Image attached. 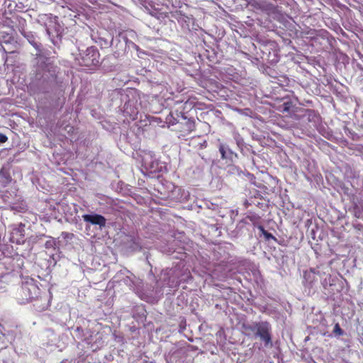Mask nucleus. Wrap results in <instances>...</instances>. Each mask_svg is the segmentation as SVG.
<instances>
[{
    "label": "nucleus",
    "mask_w": 363,
    "mask_h": 363,
    "mask_svg": "<svg viewBox=\"0 0 363 363\" xmlns=\"http://www.w3.org/2000/svg\"><path fill=\"white\" fill-rule=\"evenodd\" d=\"M89 55L91 54V57H93V59L91 60V64L92 65H96L99 61L96 60V57H98L99 54L94 49H89L88 50Z\"/></svg>",
    "instance_id": "nucleus-8"
},
{
    "label": "nucleus",
    "mask_w": 363,
    "mask_h": 363,
    "mask_svg": "<svg viewBox=\"0 0 363 363\" xmlns=\"http://www.w3.org/2000/svg\"><path fill=\"white\" fill-rule=\"evenodd\" d=\"M39 294L40 289L34 282H24L19 289L18 299L21 303H27L38 297Z\"/></svg>",
    "instance_id": "nucleus-3"
},
{
    "label": "nucleus",
    "mask_w": 363,
    "mask_h": 363,
    "mask_svg": "<svg viewBox=\"0 0 363 363\" xmlns=\"http://www.w3.org/2000/svg\"><path fill=\"white\" fill-rule=\"evenodd\" d=\"M11 38V36L7 35V36H6V39H4V40H1V42H2V43H9V42H10Z\"/></svg>",
    "instance_id": "nucleus-12"
},
{
    "label": "nucleus",
    "mask_w": 363,
    "mask_h": 363,
    "mask_svg": "<svg viewBox=\"0 0 363 363\" xmlns=\"http://www.w3.org/2000/svg\"><path fill=\"white\" fill-rule=\"evenodd\" d=\"M84 220L93 225H98L100 228L105 226L106 219L104 216L98 214H85L83 216Z\"/></svg>",
    "instance_id": "nucleus-5"
},
{
    "label": "nucleus",
    "mask_w": 363,
    "mask_h": 363,
    "mask_svg": "<svg viewBox=\"0 0 363 363\" xmlns=\"http://www.w3.org/2000/svg\"><path fill=\"white\" fill-rule=\"evenodd\" d=\"M0 176L4 177V173L3 169H1V172H0Z\"/></svg>",
    "instance_id": "nucleus-14"
},
{
    "label": "nucleus",
    "mask_w": 363,
    "mask_h": 363,
    "mask_svg": "<svg viewBox=\"0 0 363 363\" xmlns=\"http://www.w3.org/2000/svg\"><path fill=\"white\" fill-rule=\"evenodd\" d=\"M0 251V264L4 265L7 270L21 269L24 264V259L16 251Z\"/></svg>",
    "instance_id": "nucleus-2"
},
{
    "label": "nucleus",
    "mask_w": 363,
    "mask_h": 363,
    "mask_svg": "<svg viewBox=\"0 0 363 363\" xmlns=\"http://www.w3.org/2000/svg\"><path fill=\"white\" fill-rule=\"evenodd\" d=\"M325 275L324 272H320L315 269H310L303 272V284L304 287L312 289L321 280L322 277Z\"/></svg>",
    "instance_id": "nucleus-4"
},
{
    "label": "nucleus",
    "mask_w": 363,
    "mask_h": 363,
    "mask_svg": "<svg viewBox=\"0 0 363 363\" xmlns=\"http://www.w3.org/2000/svg\"><path fill=\"white\" fill-rule=\"evenodd\" d=\"M40 242L43 244L44 247L47 249L50 248H60V246L53 238L44 236L40 238Z\"/></svg>",
    "instance_id": "nucleus-7"
},
{
    "label": "nucleus",
    "mask_w": 363,
    "mask_h": 363,
    "mask_svg": "<svg viewBox=\"0 0 363 363\" xmlns=\"http://www.w3.org/2000/svg\"><path fill=\"white\" fill-rule=\"evenodd\" d=\"M47 32L48 33V34H49V35H50L51 31H50V28H48V29H47Z\"/></svg>",
    "instance_id": "nucleus-15"
},
{
    "label": "nucleus",
    "mask_w": 363,
    "mask_h": 363,
    "mask_svg": "<svg viewBox=\"0 0 363 363\" xmlns=\"http://www.w3.org/2000/svg\"><path fill=\"white\" fill-rule=\"evenodd\" d=\"M242 333L245 336L255 335L259 337L265 347L272 346L271 325L267 321L254 322L252 323H242Z\"/></svg>",
    "instance_id": "nucleus-1"
},
{
    "label": "nucleus",
    "mask_w": 363,
    "mask_h": 363,
    "mask_svg": "<svg viewBox=\"0 0 363 363\" xmlns=\"http://www.w3.org/2000/svg\"><path fill=\"white\" fill-rule=\"evenodd\" d=\"M8 140V138L4 135V134H0V143H4L5 142H6Z\"/></svg>",
    "instance_id": "nucleus-11"
},
{
    "label": "nucleus",
    "mask_w": 363,
    "mask_h": 363,
    "mask_svg": "<svg viewBox=\"0 0 363 363\" xmlns=\"http://www.w3.org/2000/svg\"><path fill=\"white\" fill-rule=\"evenodd\" d=\"M259 230H260L262 235L267 240H269L270 239L274 240V238L272 236V235L267 232L262 226L259 227Z\"/></svg>",
    "instance_id": "nucleus-10"
},
{
    "label": "nucleus",
    "mask_w": 363,
    "mask_h": 363,
    "mask_svg": "<svg viewBox=\"0 0 363 363\" xmlns=\"http://www.w3.org/2000/svg\"><path fill=\"white\" fill-rule=\"evenodd\" d=\"M10 241L16 244H20L24 242L23 227H18L13 229L11 233Z\"/></svg>",
    "instance_id": "nucleus-6"
},
{
    "label": "nucleus",
    "mask_w": 363,
    "mask_h": 363,
    "mask_svg": "<svg viewBox=\"0 0 363 363\" xmlns=\"http://www.w3.org/2000/svg\"><path fill=\"white\" fill-rule=\"evenodd\" d=\"M333 334L335 335V336L340 337L343 335V330L340 326L338 323H336L335 325V328H333Z\"/></svg>",
    "instance_id": "nucleus-9"
},
{
    "label": "nucleus",
    "mask_w": 363,
    "mask_h": 363,
    "mask_svg": "<svg viewBox=\"0 0 363 363\" xmlns=\"http://www.w3.org/2000/svg\"><path fill=\"white\" fill-rule=\"evenodd\" d=\"M220 152L221 153V155H222V157H225V151H224V149L223 147H220Z\"/></svg>",
    "instance_id": "nucleus-13"
}]
</instances>
